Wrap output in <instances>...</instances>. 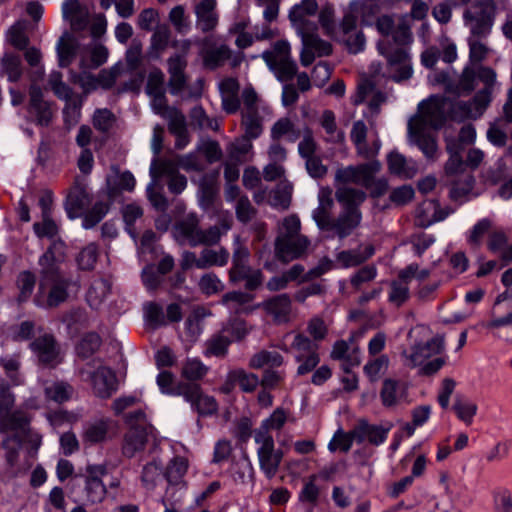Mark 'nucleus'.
Returning <instances> with one entry per match:
<instances>
[{
	"label": "nucleus",
	"mask_w": 512,
	"mask_h": 512,
	"mask_svg": "<svg viewBox=\"0 0 512 512\" xmlns=\"http://www.w3.org/2000/svg\"><path fill=\"white\" fill-rule=\"evenodd\" d=\"M451 115V101L444 96L433 95L418 104L417 114L408 122V137L429 161H436L440 152L433 130L439 129Z\"/></svg>",
	"instance_id": "nucleus-1"
},
{
	"label": "nucleus",
	"mask_w": 512,
	"mask_h": 512,
	"mask_svg": "<svg viewBox=\"0 0 512 512\" xmlns=\"http://www.w3.org/2000/svg\"><path fill=\"white\" fill-rule=\"evenodd\" d=\"M63 241H53L47 251L40 257L41 278L34 302L37 306L55 308L68 299V290L76 285L71 277L65 274L60 263L65 256Z\"/></svg>",
	"instance_id": "nucleus-2"
},
{
	"label": "nucleus",
	"mask_w": 512,
	"mask_h": 512,
	"mask_svg": "<svg viewBox=\"0 0 512 512\" xmlns=\"http://www.w3.org/2000/svg\"><path fill=\"white\" fill-rule=\"evenodd\" d=\"M317 9L316 0H302L295 4L289 13V18L302 39L300 61L303 66L312 64L316 56H327L332 52L331 44L313 32L315 25H311L308 20L310 16L315 15Z\"/></svg>",
	"instance_id": "nucleus-3"
},
{
	"label": "nucleus",
	"mask_w": 512,
	"mask_h": 512,
	"mask_svg": "<svg viewBox=\"0 0 512 512\" xmlns=\"http://www.w3.org/2000/svg\"><path fill=\"white\" fill-rule=\"evenodd\" d=\"M477 79L484 84L470 102H451V117L454 119L478 118L491 102V94L497 85L496 72L487 66L476 65Z\"/></svg>",
	"instance_id": "nucleus-4"
},
{
	"label": "nucleus",
	"mask_w": 512,
	"mask_h": 512,
	"mask_svg": "<svg viewBox=\"0 0 512 512\" xmlns=\"http://www.w3.org/2000/svg\"><path fill=\"white\" fill-rule=\"evenodd\" d=\"M124 422L128 430L124 434L121 450L123 456L132 458L145 449L149 437L153 436L154 427L142 409L125 414Z\"/></svg>",
	"instance_id": "nucleus-5"
},
{
	"label": "nucleus",
	"mask_w": 512,
	"mask_h": 512,
	"mask_svg": "<svg viewBox=\"0 0 512 512\" xmlns=\"http://www.w3.org/2000/svg\"><path fill=\"white\" fill-rule=\"evenodd\" d=\"M301 226H282L275 239V257L281 263H289L307 255L311 245L307 236L301 234Z\"/></svg>",
	"instance_id": "nucleus-6"
},
{
	"label": "nucleus",
	"mask_w": 512,
	"mask_h": 512,
	"mask_svg": "<svg viewBox=\"0 0 512 512\" xmlns=\"http://www.w3.org/2000/svg\"><path fill=\"white\" fill-rule=\"evenodd\" d=\"M506 0H481L476 11L465 10L463 19L473 36H486L490 33L495 16L498 11L504 9Z\"/></svg>",
	"instance_id": "nucleus-7"
},
{
	"label": "nucleus",
	"mask_w": 512,
	"mask_h": 512,
	"mask_svg": "<svg viewBox=\"0 0 512 512\" xmlns=\"http://www.w3.org/2000/svg\"><path fill=\"white\" fill-rule=\"evenodd\" d=\"M262 58L281 82L291 80L297 72V64L291 56V46L287 40H279L271 49L262 53Z\"/></svg>",
	"instance_id": "nucleus-8"
},
{
	"label": "nucleus",
	"mask_w": 512,
	"mask_h": 512,
	"mask_svg": "<svg viewBox=\"0 0 512 512\" xmlns=\"http://www.w3.org/2000/svg\"><path fill=\"white\" fill-rule=\"evenodd\" d=\"M291 347L296 351L295 361L299 363L297 375L304 376L315 370L320 363L318 344L302 333L295 335Z\"/></svg>",
	"instance_id": "nucleus-9"
},
{
	"label": "nucleus",
	"mask_w": 512,
	"mask_h": 512,
	"mask_svg": "<svg viewBox=\"0 0 512 512\" xmlns=\"http://www.w3.org/2000/svg\"><path fill=\"white\" fill-rule=\"evenodd\" d=\"M255 443L258 445L257 456L261 471L268 479H272L277 474L283 459V451L275 448L273 437L254 436Z\"/></svg>",
	"instance_id": "nucleus-10"
},
{
	"label": "nucleus",
	"mask_w": 512,
	"mask_h": 512,
	"mask_svg": "<svg viewBox=\"0 0 512 512\" xmlns=\"http://www.w3.org/2000/svg\"><path fill=\"white\" fill-rule=\"evenodd\" d=\"M336 198L343 206L341 224H359L362 220L359 206L366 199V194L362 190L344 186L337 188Z\"/></svg>",
	"instance_id": "nucleus-11"
},
{
	"label": "nucleus",
	"mask_w": 512,
	"mask_h": 512,
	"mask_svg": "<svg viewBox=\"0 0 512 512\" xmlns=\"http://www.w3.org/2000/svg\"><path fill=\"white\" fill-rule=\"evenodd\" d=\"M378 161L348 166L338 169L335 173V181L338 184H356L362 187H370L373 183V176L380 170Z\"/></svg>",
	"instance_id": "nucleus-12"
},
{
	"label": "nucleus",
	"mask_w": 512,
	"mask_h": 512,
	"mask_svg": "<svg viewBox=\"0 0 512 512\" xmlns=\"http://www.w3.org/2000/svg\"><path fill=\"white\" fill-rule=\"evenodd\" d=\"M174 236L190 246L214 245L221 236L219 226H174Z\"/></svg>",
	"instance_id": "nucleus-13"
},
{
	"label": "nucleus",
	"mask_w": 512,
	"mask_h": 512,
	"mask_svg": "<svg viewBox=\"0 0 512 512\" xmlns=\"http://www.w3.org/2000/svg\"><path fill=\"white\" fill-rule=\"evenodd\" d=\"M379 52L388 60L390 76L393 80L399 82L406 80L412 75L409 54L404 46L389 50L384 41L378 43Z\"/></svg>",
	"instance_id": "nucleus-14"
},
{
	"label": "nucleus",
	"mask_w": 512,
	"mask_h": 512,
	"mask_svg": "<svg viewBox=\"0 0 512 512\" xmlns=\"http://www.w3.org/2000/svg\"><path fill=\"white\" fill-rule=\"evenodd\" d=\"M106 472V467L103 465L87 467V475L84 478V503L86 505L100 504L106 498L107 488L100 478Z\"/></svg>",
	"instance_id": "nucleus-15"
},
{
	"label": "nucleus",
	"mask_w": 512,
	"mask_h": 512,
	"mask_svg": "<svg viewBox=\"0 0 512 512\" xmlns=\"http://www.w3.org/2000/svg\"><path fill=\"white\" fill-rule=\"evenodd\" d=\"M181 397L191 405L193 411L200 416H211L218 410V403L212 396L203 393L201 386L190 383L189 386H182Z\"/></svg>",
	"instance_id": "nucleus-16"
},
{
	"label": "nucleus",
	"mask_w": 512,
	"mask_h": 512,
	"mask_svg": "<svg viewBox=\"0 0 512 512\" xmlns=\"http://www.w3.org/2000/svg\"><path fill=\"white\" fill-rule=\"evenodd\" d=\"M335 40L343 43L350 53L357 54L364 50L365 37L361 31L357 30L354 15H344L339 25V34Z\"/></svg>",
	"instance_id": "nucleus-17"
},
{
	"label": "nucleus",
	"mask_w": 512,
	"mask_h": 512,
	"mask_svg": "<svg viewBox=\"0 0 512 512\" xmlns=\"http://www.w3.org/2000/svg\"><path fill=\"white\" fill-rule=\"evenodd\" d=\"M30 422L31 417L26 411L11 410L0 416V433L14 432V439L21 442L30 430Z\"/></svg>",
	"instance_id": "nucleus-18"
},
{
	"label": "nucleus",
	"mask_w": 512,
	"mask_h": 512,
	"mask_svg": "<svg viewBox=\"0 0 512 512\" xmlns=\"http://www.w3.org/2000/svg\"><path fill=\"white\" fill-rule=\"evenodd\" d=\"M445 350L443 335H436L425 343H416L407 355V359L413 367L422 365L427 359L440 355Z\"/></svg>",
	"instance_id": "nucleus-19"
},
{
	"label": "nucleus",
	"mask_w": 512,
	"mask_h": 512,
	"mask_svg": "<svg viewBox=\"0 0 512 512\" xmlns=\"http://www.w3.org/2000/svg\"><path fill=\"white\" fill-rule=\"evenodd\" d=\"M379 396L385 408H394L407 400L408 386L402 380L386 378L382 382Z\"/></svg>",
	"instance_id": "nucleus-20"
},
{
	"label": "nucleus",
	"mask_w": 512,
	"mask_h": 512,
	"mask_svg": "<svg viewBox=\"0 0 512 512\" xmlns=\"http://www.w3.org/2000/svg\"><path fill=\"white\" fill-rule=\"evenodd\" d=\"M30 347L37 355L39 361L45 366L55 367L61 361L55 338L50 334L36 338L31 342Z\"/></svg>",
	"instance_id": "nucleus-21"
},
{
	"label": "nucleus",
	"mask_w": 512,
	"mask_h": 512,
	"mask_svg": "<svg viewBox=\"0 0 512 512\" xmlns=\"http://www.w3.org/2000/svg\"><path fill=\"white\" fill-rule=\"evenodd\" d=\"M391 429V425L383 427L368 423L366 420H360L352 430V436L359 444L367 441L374 446L383 444Z\"/></svg>",
	"instance_id": "nucleus-22"
},
{
	"label": "nucleus",
	"mask_w": 512,
	"mask_h": 512,
	"mask_svg": "<svg viewBox=\"0 0 512 512\" xmlns=\"http://www.w3.org/2000/svg\"><path fill=\"white\" fill-rule=\"evenodd\" d=\"M175 169L176 166L171 161L158 162L155 159L150 166V175L153 179H157L162 175H170L168 183L170 192L180 194L187 187V179L184 175L176 173Z\"/></svg>",
	"instance_id": "nucleus-23"
},
{
	"label": "nucleus",
	"mask_w": 512,
	"mask_h": 512,
	"mask_svg": "<svg viewBox=\"0 0 512 512\" xmlns=\"http://www.w3.org/2000/svg\"><path fill=\"white\" fill-rule=\"evenodd\" d=\"M262 307L275 323L284 324L290 321L292 301L288 294L276 295L264 301Z\"/></svg>",
	"instance_id": "nucleus-24"
},
{
	"label": "nucleus",
	"mask_w": 512,
	"mask_h": 512,
	"mask_svg": "<svg viewBox=\"0 0 512 512\" xmlns=\"http://www.w3.org/2000/svg\"><path fill=\"white\" fill-rule=\"evenodd\" d=\"M90 380L94 393L100 398H109L117 389L116 375L106 366H100L91 373Z\"/></svg>",
	"instance_id": "nucleus-25"
},
{
	"label": "nucleus",
	"mask_w": 512,
	"mask_h": 512,
	"mask_svg": "<svg viewBox=\"0 0 512 512\" xmlns=\"http://www.w3.org/2000/svg\"><path fill=\"white\" fill-rule=\"evenodd\" d=\"M241 125L249 139L258 138L263 132V122L271 118L270 107H260L256 111L241 112Z\"/></svg>",
	"instance_id": "nucleus-26"
},
{
	"label": "nucleus",
	"mask_w": 512,
	"mask_h": 512,
	"mask_svg": "<svg viewBox=\"0 0 512 512\" xmlns=\"http://www.w3.org/2000/svg\"><path fill=\"white\" fill-rule=\"evenodd\" d=\"M62 17L73 30H82L89 22V10L78 0H66L62 4Z\"/></svg>",
	"instance_id": "nucleus-27"
},
{
	"label": "nucleus",
	"mask_w": 512,
	"mask_h": 512,
	"mask_svg": "<svg viewBox=\"0 0 512 512\" xmlns=\"http://www.w3.org/2000/svg\"><path fill=\"white\" fill-rule=\"evenodd\" d=\"M188 462L183 457H174L167 465L164 477L168 483L166 489V497L169 496L170 491L175 487L177 489H183L186 486L184 477L187 473Z\"/></svg>",
	"instance_id": "nucleus-28"
},
{
	"label": "nucleus",
	"mask_w": 512,
	"mask_h": 512,
	"mask_svg": "<svg viewBox=\"0 0 512 512\" xmlns=\"http://www.w3.org/2000/svg\"><path fill=\"white\" fill-rule=\"evenodd\" d=\"M221 95L222 107L229 114L235 113L240 107L239 83L235 78H225L218 84Z\"/></svg>",
	"instance_id": "nucleus-29"
},
{
	"label": "nucleus",
	"mask_w": 512,
	"mask_h": 512,
	"mask_svg": "<svg viewBox=\"0 0 512 512\" xmlns=\"http://www.w3.org/2000/svg\"><path fill=\"white\" fill-rule=\"evenodd\" d=\"M388 167L392 174L404 179L413 178L419 171L418 163L415 160L406 158L396 151L388 155Z\"/></svg>",
	"instance_id": "nucleus-30"
},
{
	"label": "nucleus",
	"mask_w": 512,
	"mask_h": 512,
	"mask_svg": "<svg viewBox=\"0 0 512 512\" xmlns=\"http://www.w3.org/2000/svg\"><path fill=\"white\" fill-rule=\"evenodd\" d=\"M216 0H201L195 6L197 17V26L203 31L213 30L218 23V14L216 12Z\"/></svg>",
	"instance_id": "nucleus-31"
},
{
	"label": "nucleus",
	"mask_w": 512,
	"mask_h": 512,
	"mask_svg": "<svg viewBox=\"0 0 512 512\" xmlns=\"http://www.w3.org/2000/svg\"><path fill=\"white\" fill-rule=\"evenodd\" d=\"M81 50L78 41L70 33L64 32L56 43L58 65L68 67Z\"/></svg>",
	"instance_id": "nucleus-32"
},
{
	"label": "nucleus",
	"mask_w": 512,
	"mask_h": 512,
	"mask_svg": "<svg viewBox=\"0 0 512 512\" xmlns=\"http://www.w3.org/2000/svg\"><path fill=\"white\" fill-rule=\"evenodd\" d=\"M108 59V49L98 43H91L80 51V68L96 69Z\"/></svg>",
	"instance_id": "nucleus-33"
},
{
	"label": "nucleus",
	"mask_w": 512,
	"mask_h": 512,
	"mask_svg": "<svg viewBox=\"0 0 512 512\" xmlns=\"http://www.w3.org/2000/svg\"><path fill=\"white\" fill-rule=\"evenodd\" d=\"M30 113L41 126H47L52 119L51 107L42 99V91L35 85L30 88Z\"/></svg>",
	"instance_id": "nucleus-34"
},
{
	"label": "nucleus",
	"mask_w": 512,
	"mask_h": 512,
	"mask_svg": "<svg viewBox=\"0 0 512 512\" xmlns=\"http://www.w3.org/2000/svg\"><path fill=\"white\" fill-rule=\"evenodd\" d=\"M168 73L170 75L169 78V87L170 92L172 94L179 93L185 86L186 78L184 75V70L186 68L187 62L184 56L176 54L171 56L168 61Z\"/></svg>",
	"instance_id": "nucleus-35"
},
{
	"label": "nucleus",
	"mask_w": 512,
	"mask_h": 512,
	"mask_svg": "<svg viewBox=\"0 0 512 512\" xmlns=\"http://www.w3.org/2000/svg\"><path fill=\"white\" fill-rule=\"evenodd\" d=\"M375 253V248L372 244L360 246L357 249L344 250L336 255L337 261L343 268L355 267L361 265L370 259Z\"/></svg>",
	"instance_id": "nucleus-36"
},
{
	"label": "nucleus",
	"mask_w": 512,
	"mask_h": 512,
	"mask_svg": "<svg viewBox=\"0 0 512 512\" xmlns=\"http://www.w3.org/2000/svg\"><path fill=\"white\" fill-rule=\"evenodd\" d=\"M87 200V193L81 186L73 187L65 202V210L69 220L73 221L83 215Z\"/></svg>",
	"instance_id": "nucleus-37"
},
{
	"label": "nucleus",
	"mask_w": 512,
	"mask_h": 512,
	"mask_svg": "<svg viewBox=\"0 0 512 512\" xmlns=\"http://www.w3.org/2000/svg\"><path fill=\"white\" fill-rule=\"evenodd\" d=\"M111 425L112 421L107 418L88 423L83 432V442L93 445L106 441Z\"/></svg>",
	"instance_id": "nucleus-38"
},
{
	"label": "nucleus",
	"mask_w": 512,
	"mask_h": 512,
	"mask_svg": "<svg viewBox=\"0 0 512 512\" xmlns=\"http://www.w3.org/2000/svg\"><path fill=\"white\" fill-rule=\"evenodd\" d=\"M333 205L331 188H320L318 192V206L312 213V218L316 224H329Z\"/></svg>",
	"instance_id": "nucleus-39"
},
{
	"label": "nucleus",
	"mask_w": 512,
	"mask_h": 512,
	"mask_svg": "<svg viewBox=\"0 0 512 512\" xmlns=\"http://www.w3.org/2000/svg\"><path fill=\"white\" fill-rule=\"evenodd\" d=\"M284 363V357L279 352L262 349L251 356L248 365L251 369L258 370L264 367L267 369L278 368Z\"/></svg>",
	"instance_id": "nucleus-40"
},
{
	"label": "nucleus",
	"mask_w": 512,
	"mask_h": 512,
	"mask_svg": "<svg viewBox=\"0 0 512 512\" xmlns=\"http://www.w3.org/2000/svg\"><path fill=\"white\" fill-rule=\"evenodd\" d=\"M287 419L288 412L282 407L276 408L268 418L261 422L259 428L254 431V436L273 437L270 432L282 429Z\"/></svg>",
	"instance_id": "nucleus-41"
},
{
	"label": "nucleus",
	"mask_w": 512,
	"mask_h": 512,
	"mask_svg": "<svg viewBox=\"0 0 512 512\" xmlns=\"http://www.w3.org/2000/svg\"><path fill=\"white\" fill-rule=\"evenodd\" d=\"M371 95L369 107L372 111H377L380 105L385 101V96L381 92L374 91V87L369 80L359 83L356 94L352 97V102L356 105L364 102Z\"/></svg>",
	"instance_id": "nucleus-42"
},
{
	"label": "nucleus",
	"mask_w": 512,
	"mask_h": 512,
	"mask_svg": "<svg viewBox=\"0 0 512 512\" xmlns=\"http://www.w3.org/2000/svg\"><path fill=\"white\" fill-rule=\"evenodd\" d=\"M378 13V6L373 0H355L350 3L349 11L355 17V24L360 17L362 22L369 24Z\"/></svg>",
	"instance_id": "nucleus-43"
},
{
	"label": "nucleus",
	"mask_w": 512,
	"mask_h": 512,
	"mask_svg": "<svg viewBox=\"0 0 512 512\" xmlns=\"http://www.w3.org/2000/svg\"><path fill=\"white\" fill-rule=\"evenodd\" d=\"M217 178L218 173H213L206 174L199 180L198 198L201 206L208 207L212 203L218 191Z\"/></svg>",
	"instance_id": "nucleus-44"
},
{
	"label": "nucleus",
	"mask_w": 512,
	"mask_h": 512,
	"mask_svg": "<svg viewBox=\"0 0 512 512\" xmlns=\"http://www.w3.org/2000/svg\"><path fill=\"white\" fill-rule=\"evenodd\" d=\"M446 150L450 157L445 164V172L447 175H454L463 170L464 163L461 157L462 147L456 142V140L447 137L446 138Z\"/></svg>",
	"instance_id": "nucleus-45"
},
{
	"label": "nucleus",
	"mask_w": 512,
	"mask_h": 512,
	"mask_svg": "<svg viewBox=\"0 0 512 512\" xmlns=\"http://www.w3.org/2000/svg\"><path fill=\"white\" fill-rule=\"evenodd\" d=\"M228 379L231 382L238 384L240 389L246 393H252L260 385L259 377L254 374L245 371L244 369H235L230 371Z\"/></svg>",
	"instance_id": "nucleus-46"
},
{
	"label": "nucleus",
	"mask_w": 512,
	"mask_h": 512,
	"mask_svg": "<svg viewBox=\"0 0 512 512\" xmlns=\"http://www.w3.org/2000/svg\"><path fill=\"white\" fill-rule=\"evenodd\" d=\"M477 80L476 65L466 66L463 69L461 76L458 79L455 78L454 94H469L475 89Z\"/></svg>",
	"instance_id": "nucleus-47"
},
{
	"label": "nucleus",
	"mask_w": 512,
	"mask_h": 512,
	"mask_svg": "<svg viewBox=\"0 0 512 512\" xmlns=\"http://www.w3.org/2000/svg\"><path fill=\"white\" fill-rule=\"evenodd\" d=\"M0 74L7 76L11 82L19 80L22 75L20 57L12 53H5L0 60Z\"/></svg>",
	"instance_id": "nucleus-48"
},
{
	"label": "nucleus",
	"mask_w": 512,
	"mask_h": 512,
	"mask_svg": "<svg viewBox=\"0 0 512 512\" xmlns=\"http://www.w3.org/2000/svg\"><path fill=\"white\" fill-rule=\"evenodd\" d=\"M209 368L198 358H187L182 365L181 376L188 383L201 380L208 373Z\"/></svg>",
	"instance_id": "nucleus-49"
},
{
	"label": "nucleus",
	"mask_w": 512,
	"mask_h": 512,
	"mask_svg": "<svg viewBox=\"0 0 512 512\" xmlns=\"http://www.w3.org/2000/svg\"><path fill=\"white\" fill-rule=\"evenodd\" d=\"M389 357L387 355H379L369 359L363 367L364 374L368 377L370 382H376L380 379L389 367Z\"/></svg>",
	"instance_id": "nucleus-50"
},
{
	"label": "nucleus",
	"mask_w": 512,
	"mask_h": 512,
	"mask_svg": "<svg viewBox=\"0 0 512 512\" xmlns=\"http://www.w3.org/2000/svg\"><path fill=\"white\" fill-rule=\"evenodd\" d=\"M73 392V387L63 381H56L45 387L46 398L59 404L71 399Z\"/></svg>",
	"instance_id": "nucleus-51"
},
{
	"label": "nucleus",
	"mask_w": 512,
	"mask_h": 512,
	"mask_svg": "<svg viewBox=\"0 0 512 512\" xmlns=\"http://www.w3.org/2000/svg\"><path fill=\"white\" fill-rule=\"evenodd\" d=\"M421 213L423 214L427 224H434L444 221L451 211L445 207H441L435 200H427L421 206Z\"/></svg>",
	"instance_id": "nucleus-52"
},
{
	"label": "nucleus",
	"mask_w": 512,
	"mask_h": 512,
	"mask_svg": "<svg viewBox=\"0 0 512 512\" xmlns=\"http://www.w3.org/2000/svg\"><path fill=\"white\" fill-rule=\"evenodd\" d=\"M286 136L291 142L296 141L301 136V130L295 129L294 124L289 118L279 119L271 128V137L274 140Z\"/></svg>",
	"instance_id": "nucleus-53"
},
{
	"label": "nucleus",
	"mask_w": 512,
	"mask_h": 512,
	"mask_svg": "<svg viewBox=\"0 0 512 512\" xmlns=\"http://www.w3.org/2000/svg\"><path fill=\"white\" fill-rule=\"evenodd\" d=\"M170 39V31L167 26H159L151 37L149 55L151 58H159L166 49Z\"/></svg>",
	"instance_id": "nucleus-54"
},
{
	"label": "nucleus",
	"mask_w": 512,
	"mask_h": 512,
	"mask_svg": "<svg viewBox=\"0 0 512 512\" xmlns=\"http://www.w3.org/2000/svg\"><path fill=\"white\" fill-rule=\"evenodd\" d=\"M230 343L228 337L222 334H215L205 342L203 354L206 357H224L227 354Z\"/></svg>",
	"instance_id": "nucleus-55"
},
{
	"label": "nucleus",
	"mask_w": 512,
	"mask_h": 512,
	"mask_svg": "<svg viewBox=\"0 0 512 512\" xmlns=\"http://www.w3.org/2000/svg\"><path fill=\"white\" fill-rule=\"evenodd\" d=\"M452 409L462 422H464L466 425H471L474 416L477 413L478 407L476 403L457 396L455 398Z\"/></svg>",
	"instance_id": "nucleus-56"
},
{
	"label": "nucleus",
	"mask_w": 512,
	"mask_h": 512,
	"mask_svg": "<svg viewBox=\"0 0 512 512\" xmlns=\"http://www.w3.org/2000/svg\"><path fill=\"white\" fill-rule=\"evenodd\" d=\"M156 381L162 393L172 396H181L182 386L190 385V383L184 381L174 383V375L169 371L160 372Z\"/></svg>",
	"instance_id": "nucleus-57"
},
{
	"label": "nucleus",
	"mask_w": 512,
	"mask_h": 512,
	"mask_svg": "<svg viewBox=\"0 0 512 512\" xmlns=\"http://www.w3.org/2000/svg\"><path fill=\"white\" fill-rule=\"evenodd\" d=\"M428 81L432 86H443L445 91L454 94L455 71L432 70L428 75Z\"/></svg>",
	"instance_id": "nucleus-58"
},
{
	"label": "nucleus",
	"mask_w": 512,
	"mask_h": 512,
	"mask_svg": "<svg viewBox=\"0 0 512 512\" xmlns=\"http://www.w3.org/2000/svg\"><path fill=\"white\" fill-rule=\"evenodd\" d=\"M26 27L25 21H18L7 32L8 41L19 50L25 49L29 43V38L25 33Z\"/></svg>",
	"instance_id": "nucleus-59"
},
{
	"label": "nucleus",
	"mask_w": 512,
	"mask_h": 512,
	"mask_svg": "<svg viewBox=\"0 0 512 512\" xmlns=\"http://www.w3.org/2000/svg\"><path fill=\"white\" fill-rule=\"evenodd\" d=\"M101 345V338L97 333L91 332L83 336L76 347L77 354L82 358L93 355Z\"/></svg>",
	"instance_id": "nucleus-60"
},
{
	"label": "nucleus",
	"mask_w": 512,
	"mask_h": 512,
	"mask_svg": "<svg viewBox=\"0 0 512 512\" xmlns=\"http://www.w3.org/2000/svg\"><path fill=\"white\" fill-rule=\"evenodd\" d=\"M231 56V50L226 45L210 49L204 56V63L210 69L221 66Z\"/></svg>",
	"instance_id": "nucleus-61"
},
{
	"label": "nucleus",
	"mask_w": 512,
	"mask_h": 512,
	"mask_svg": "<svg viewBox=\"0 0 512 512\" xmlns=\"http://www.w3.org/2000/svg\"><path fill=\"white\" fill-rule=\"evenodd\" d=\"M36 278L30 271H23L17 277V287L19 289L18 301H26L32 294L35 287Z\"/></svg>",
	"instance_id": "nucleus-62"
},
{
	"label": "nucleus",
	"mask_w": 512,
	"mask_h": 512,
	"mask_svg": "<svg viewBox=\"0 0 512 512\" xmlns=\"http://www.w3.org/2000/svg\"><path fill=\"white\" fill-rule=\"evenodd\" d=\"M293 192V185L290 182H280L273 192L272 205L280 208H287L290 204Z\"/></svg>",
	"instance_id": "nucleus-63"
},
{
	"label": "nucleus",
	"mask_w": 512,
	"mask_h": 512,
	"mask_svg": "<svg viewBox=\"0 0 512 512\" xmlns=\"http://www.w3.org/2000/svg\"><path fill=\"white\" fill-rule=\"evenodd\" d=\"M229 252L221 248L219 251L204 249L201 252L202 262L205 264V269L211 266H225L229 260Z\"/></svg>",
	"instance_id": "nucleus-64"
}]
</instances>
